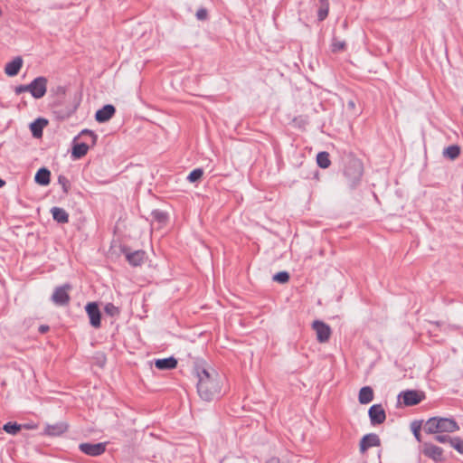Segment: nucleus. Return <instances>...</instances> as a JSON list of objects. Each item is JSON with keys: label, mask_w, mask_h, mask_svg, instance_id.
Returning <instances> with one entry per match:
<instances>
[{"label": "nucleus", "mask_w": 463, "mask_h": 463, "mask_svg": "<svg viewBox=\"0 0 463 463\" xmlns=\"http://www.w3.org/2000/svg\"><path fill=\"white\" fill-rule=\"evenodd\" d=\"M195 373L198 379L197 392L203 400L210 402L220 395L222 378L216 372L197 366Z\"/></svg>", "instance_id": "nucleus-1"}, {"label": "nucleus", "mask_w": 463, "mask_h": 463, "mask_svg": "<svg viewBox=\"0 0 463 463\" xmlns=\"http://www.w3.org/2000/svg\"><path fill=\"white\" fill-rule=\"evenodd\" d=\"M362 175L363 165L359 160L351 158L345 163L344 175L350 187H355L359 184Z\"/></svg>", "instance_id": "nucleus-2"}, {"label": "nucleus", "mask_w": 463, "mask_h": 463, "mask_svg": "<svg viewBox=\"0 0 463 463\" xmlns=\"http://www.w3.org/2000/svg\"><path fill=\"white\" fill-rule=\"evenodd\" d=\"M47 83L48 80L43 76L35 78L31 82V95L37 99L43 98L47 91Z\"/></svg>", "instance_id": "nucleus-3"}, {"label": "nucleus", "mask_w": 463, "mask_h": 463, "mask_svg": "<svg viewBox=\"0 0 463 463\" xmlns=\"http://www.w3.org/2000/svg\"><path fill=\"white\" fill-rule=\"evenodd\" d=\"M70 288L71 286L68 284L56 288L52 296V302L58 306L67 305L70 302V296L68 294Z\"/></svg>", "instance_id": "nucleus-4"}, {"label": "nucleus", "mask_w": 463, "mask_h": 463, "mask_svg": "<svg viewBox=\"0 0 463 463\" xmlns=\"http://www.w3.org/2000/svg\"><path fill=\"white\" fill-rule=\"evenodd\" d=\"M80 450L89 456L97 457L103 454L106 450V443H80Z\"/></svg>", "instance_id": "nucleus-5"}, {"label": "nucleus", "mask_w": 463, "mask_h": 463, "mask_svg": "<svg viewBox=\"0 0 463 463\" xmlns=\"http://www.w3.org/2000/svg\"><path fill=\"white\" fill-rule=\"evenodd\" d=\"M368 415L372 425H378L384 422L386 413L382 404H373L368 411Z\"/></svg>", "instance_id": "nucleus-6"}, {"label": "nucleus", "mask_w": 463, "mask_h": 463, "mask_svg": "<svg viewBox=\"0 0 463 463\" xmlns=\"http://www.w3.org/2000/svg\"><path fill=\"white\" fill-rule=\"evenodd\" d=\"M85 309L90 318V325L95 328H99L100 326L101 314L98 304L90 302L86 305Z\"/></svg>", "instance_id": "nucleus-7"}, {"label": "nucleus", "mask_w": 463, "mask_h": 463, "mask_svg": "<svg viewBox=\"0 0 463 463\" xmlns=\"http://www.w3.org/2000/svg\"><path fill=\"white\" fill-rule=\"evenodd\" d=\"M313 329L316 331L317 339L318 342L325 343L328 341L331 335V329L329 326L322 321L317 320L313 323Z\"/></svg>", "instance_id": "nucleus-8"}, {"label": "nucleus", "mask_w": 463, "mask_h": 463, "mask_svg": "<svg viewBox=\"0 0 463 463\" xmlns=\"http://www.w3.org/2000/svg\"><path fill=\"white\" fill-rule=\"evenodd\" d=\"M422 452L426 457L435 461H440L443 458V449L431 443H424Z\"/></svg>", "instance_id": "nucleus-9"}, {"label": "nucleus", "mask_w": 463, "mask_h": 463, "mask_svg": "<svg viewBox=\"0 0 463 463\" xmlns=\"http://www.w3.org/2000/svg\"><path fill=\"white\" fill-rule=\"evenodd\" d=\"M381 445L380 438L375 433H369L364 435L360 440V451L364 453L372 447H378Z\"/></svg>", "instance_id": "nucleus-10"}, {"label": "nucleus", "mask_w": 463, "mask_h": 463, "mask_svg": "<svg viewBox=\"0 0 463 463\" xmlns=\"http://www.w3.org/2000/svg\"><path fill=\"white\" fill-rule=\"evenodd\" d=\"M424 398V394L420 392L411 390L402 392L403 403L406 406L419 404Z\"/></svg>", "instance_id": "nucleus-11"}, {"label": "nucleus", "mask_w": 463, "mask_h": 463, "mask_svg": "<svg viewBox=\"0 0 463 463\" xmlns=\"http://www.w3.org/2000/svg\"><path fill=\"white\" fill-rule=\"evenodd\" d=\"M115 112L116 109L113 105H105L96 112L95 119L99 123L107 122L114 116Z\"/></svg>", "instance_id": "nucleus-12"}, {"label": "nucleus", "mask_w": 463, "mask_h": 463, "mask_svg": "<svg viewBox=\"0 0 463 463\" xmlns=\"http://www.w3.org/2000/svg\"><path fill=\"white\" fill-rule=\"evenodd\" d=\"M439 433L454 432L459 429L458 423L454 420L448 418H439Z\"/></svg>", "instance_id": "nucleus-13"}, {"label": "nucleus", "mask_w": 463, "mask_h": 463, "mask_svg": "<svg viewBox=\"0 0 463 463\" xmlns=\"http://www.w3.org/2000/svg\"><path fill=\"white\" fill-rule=\"evenodd\" d=\"M23 66V60L21 57H16L10 62L6 63L5 72L8 76H15Z\"/></svg>", "instance_id": "nucleus-14"}, {"label": "nucleus", "mask_w": 463, "mask_h": 463, "mask_svg": "<svg viewBox=\"0 0 463 463\" xmlns=\"http://www.w3.org/2000/svg\"><path fill=\"white\" fill-rule=\"evenodd\" d=\"M68 429L65 422H58L52 425H47L44 429L45 434L49 436H59L64 433Z\"/></svg>", "instance_id": "nucleus-15"}, {"label": "nucleus", "mask_w": 463, "mask_h": 463, "mask_svg": "<svg viewBox=\"0 0 463 463\" xmlns=\"http://www.w3.org/2000/svg\"><path fill=\"white\" fill-rule=\"evenodd\" d=\"M155 365L159 370H171L176 367L177 361L174 357L157 359L155 362Z\"/></svg>", "instance_id": "nucleus-16"}, {"label": "nucleus", "mask_w": 463, "mask_h": 463, "mask_svg": "<svg viewBox=\"0 0 463 463\" xmlns=\"http://www.w3.org/2000/svg\"><path fill=\"white\" fill-rule=\"evenodd\" d=\"M52 218L59 223H67L69 222V214L67 212L60 207H52L51 209Z\"/></svg>", "instance_id": "nucleus-17"}, {"label": "nucleus", "mask_w": 463, "mask_h": 463, "mask_svg": "<svg viewBox=\"0 0 463 463\" xmlns=\"http://www.w3.org/2000/svg\"><path fill=\"white\" fill-rule=\"evenodd\" d=\"M373 399V391L370 386H364L360 389L358 400L361 404H367Z\"/></svg>", "instance_id": "nucleus-18"}, {"label": "nucleus", "mask_w": 463, "mask_h": 463, "mask_svg": "<svg viewBox=\"0 0 463 463\" xmlns=\"http://www.w3.org/2000/svg\"><path fill=\"white\" fill-rule=\"evenodd\" d=\"M50 176L51 172L47 168L43 167L37 171L34 180L37 184L41 185H47L50 184L51 181Z\"/></svg>", "instance_id": "nucleus-19"}, {"label": "nucleus", "mask_w": 463, "mask_h": 463, "mask_svg": "<svg viewBox=\"0 0 463 463\" xmlns=\"http://www.w3.org/2000/svg\"><path fill=\"white\" fill-rule=\"evenodd\" d=\"M145 252L143 250H136L127 253L126 258L132 266H139L144 260Z\"/></svg>", "instance_id": "nucleus-20"}, {"label": "nucleus", "mask_w": 463, "mask_h": 463, "mask_svg": "<svg viewBox=\"0 0 463 463\" xmlns=\"http://www.w3.org/2000/svg\"><path fill=\"white\" fill-rule=\"evenodd\" d=\"M47 120L44 118H38L30 125V129L34 137H39L43 134V128L47 125Z\"/></svg>", "instance_id": "nucleus-21"}, {"label": "nucleus", "mask_w": 463, "mask_h": 463, "mask_svg": "<svg viewBox=\"0 0 463 463\" xmlns=\"http://www.w3.org/2000/svg\"><path fill=\"white\" fill-rule=\"evenodd\" d=\"M89 148L90 145L87 142L77 143L72 147V156L81 158L88 153Z\"/></svg>", "instance_id": "nucleus-22"}, {"label": "nucleus", "mask_w": 463, "mask_h": 463, "mask_svg": "<svg viewBox=\"0 0 463 463\" xmlns=\"http://www.w3.org/2000/svg\"><path fill=\"white\" fill-rule=\"evenodd\" d=\"M439 418L433 417L426 421L424 425V430L430 434H437L439 433Z\"/></svg>", "instance_id": "nucleus-23"}, {"label": "nucleus", "mask_w": 463, "mask_h": 463, "mask_svg": "<svg viewBox=\"0 0 463 463\" xmlns=\"http://www.w3.org/2000/svg\"><path fill=\"white\" fill-rule=\"evenodd\" d=\"M318 10H317V18L319 21H324L329 11V3L328 0H318Z\"/></svg>", "instance_id": "nucleus-24"}, {"label": "nucleus", "mask_w": 463, "mask_h": 463, "mask_svg": "<svg viewBox=\"0 0 463 463\" xmlns=\"http://www.w3.org/2000/svg\"><path fill=\"white\" fill-rule=\"evenodd\" d=\"M460 154V147L458 145H451L443 150V156L450 160H455Z\"/></svg>", "instance_id": "nucleus-25"}, {"label": "nucleus", "mask_w": 463, "mask_h": 463, "mask_svg": "<svg viewBox=\"0 0 463 463\" xmlns=\"http://www.w3.org/2000/svg\"><path fill=\"white\" fill-rule=\"evenodd\" d=\"M78 137H80V138H85L86 141L88 143V141H90V146H94L97 142V139H98V136L91 130H89V129H83Z\"/></svg>", "instance_id": "nucleus-26"}, {"label": "nucleus", "mask_w": 463, "mask_h": 463, "mask_svg": "<svg viewBox=\"0 0 463 463\" xmlns=\"http://www.w3.org/2000/svg\"><path fill=\"white\" fill-rule=\"evenodd\" d=\"M317 163L321 168H327L331 163L329 154L327 152H319L317 156Z\"/></svg>", "instance_id": "nucleus-27"}, {"label": "nucleus", "mask_w": 463, "mask_h": 463, "mask_svg": "<svg viewBox=\"0 0 463 463\" xmlns=\"http://www.w3.org/2000/svg\"><path fill=\"white\" fill-rule=\"evenodd\" d=\"M21 428V425L16 422H7L4 425L3 430L8 434L16 435Z\"/></svg>", "instance_id": "nucleus-28"}, {"label": "nucleus", "mask_w": 463, "mask_h": 463, "mask_svg": "<svg viewBox=\"0 0 463 463\" xmlns=\"http://www.w3.org/2000/svg\"><path fill=\"white\" fill-rule=\"evenodd\" d=\"M104 311L108 316L110 317H118L120 313L119 308L112 303L106 304L104 307Z\"/></svg>", "instance_id": "nucleus-29"}, {"label": "nucleus", "mask_w": 463, "mask_h": 463, "mask_svg": "<svg viewBox=\"0 0 463 463\" xmlns=\"http://www.w3.org/2000/svg\"><path fill=\"white\" fill-rule=\"evenodd\" d=\"M203 171L201 168L193 170L187 176V180L191 183L197 182L203 176Z\"/></svg>", "instance_id": "nucleus-30"}, {"label": "nucleus", "mask_w": 463, "mask_h": 463, "mask_svg": "<svg viewBox=\"0 0 463 463\" xmlns=\"http://www.w3.org/2000/svg\"><path fill=\"white\" fill-rule=\"evenodd\" d=\"M153 218L159 223H165L167 221V214L160 210H155L152 212Z\"/></svg>", "instance_id": "nucleus-31"}, {"label": "nucleus", "mask_w": 463, "mask_h": 463, "mask_svg": "<svg viewBox=\"0 0 463 463\" xmlns=\"http://www.w3.org/2000/svg\"><path fill=\"white\" fill-rule=\"evenodd\" d=\"M58 183L61 185L64 194H68L71 188V183L64 175L58 176Z\"/></svg>", "instance_id": "nucleus-32"}, {"label": "nucleus", "mask_w": 463, "mask_h": 463, "mask_svg": "<svg viewBox=\"0 0 463 463\" xmlns=\"http://www.w3.org/2000/svg\"><path fill=\"white\" fill-rule=\"evenodd\" d=\"M273 280L279 283H287L289 280V274L287 271L278 272L273 276Z\"/></svg>", "instance_id": "nucleus-33"}, {"label": "nucleus", "mask_w": 463, "mask_h": 463, "mask_svg": "<svg viewBox=\"0 0 463 463\" xmlns=\"http://www.w3.org/2000/svg\"><path fill=\"white\" fill-rule=\"evenodd\" d=\"M450 445L459 453L463 454V439L458 437L453 438L450 439Z\"/></svg>", "instance_id": "nucleus-34"}, {"label": "nucleus", "mask_w": 463, "mask_h": 463, "mask_svg": "<svg viewBox=\"0 0 463 463\" xmlns=\"http://www.w3.org/2000/svg\"><path fill=\"white\" fill-rule=\"evenodd\" d=\"M345 48V43L342 41L335 40L332 43V50L333 52H339L343 51Z\"/></svg>", "instance_id": "nucleus-35"}, {"label": "nucleus", "mask_w": 463, "mask_h": 463, "mask_svg": "<svg viewBox=\"0 0 463 463\" xmlns=\"http://www.w3.org/2000/svg\"><path fill=\"white\" fill-rule=\"evenodd\" d=\"M453 438H450L449 436L446 435V434H439L437 433V435L434 437V439L439 443H446V442H449L450 443V439H452Z\"/></svg>", "instance_id": "nucleus-36"}, {"label": "nucleus", "mask_w": 463, "mask_h": 463, "mask_svg": "<svg viewBox=\"0 0 463 463\" xmlns=\"http://www.w3.org/2000/svg\"><path fill=\"white\" fill-rule=\"evenodd\" d=\"M28 91L31 93V83L27 85H19L15 87L14 92L19 95L23 92Z\"/></svg>", "instance_id": "nucleus-37"}, {"label": "nucleus", "mask_w": 463, "mask_h": 463, "mask_svg": "<svg viewBox=\"0 0 463 463\" xmlns=\"http://www.w3.org/2000/svg\"><path fill=\"white\" fill-rule=\"evenodd\" d=\"M411 430H412L413 435L416 438V439L418 441H420V426L417 425L416 422H413L411 425Z\"/></svg>", "instance_id": "nucleus-38"}, {"label": "nucleus", "mask_w": 463, "mask_h": 463, "mask_svg": "<svg viewBox=\"0 0 463 463\" xmlns=\"http://www.w3.org/2000/svg\"><path fill=\"white\" fill-rule=\"evenodd\" d=\"M195 15L198 20H205L207 18V10L204 8H200L197 10Z\"/></svg>", "instance_id": "nucleus-39"}, {"label": "nucleus", "mask_w": 463, "mask_h": 463, "mask_svg": "<svg viewBox=\"0 0 463 463\" xmlns=\"http://www.w3.org/2000/svg\"><path fill=\"white\" fill-rule=\"evenodd\" d=\"M48 330H49V326H45V325H42V326L39 327V331H40V333H42V334L46 333Z\"/></svg>", "instance_id": "nucleus-40"}, {"label": "nucleus", "mask_w": 463, "mask_h": 463, "mask_svg": "<svg viewBox=\"0 0 463 463\" xmlns=\"http://www.w3.org/2000/svg\"><path fill=\"white\" fill-rule=\"evenodd\" d=\"M5 184V182L0 178V188Z\"/></svg>", "instance_id": "nucleus-41"}, {"label": "nucleus", "mask_w": 463, "mask_h": 463, "mask_svg": "<svg viewBox=\"0 0 463 463\" xmlns=\"http://www.w3.org/2000/svg\"><path fill=\"white\" fill-rule=\"evenodd\" d=\"M348 105H349L350 107H354V101H349Z\"/></svg>", "instance_id": "nucleus-42"}]
</instances>
